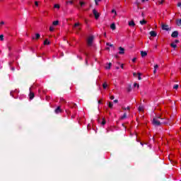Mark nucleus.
Instances as JSON below:
<instances>
[{
    "label": "nucleus",
    "mask_w": 181,
    "mask_h": 181,
    "mask_svg": "<svg viewBox=\"0 0 181 181\" xmlns=\"http://www.w3.org/2000/svg\"><path fill=\"white\" fill-rule=\"evenodd\" d=\"M94 41V37L90 36L87 39V45L88 46H93V42Z\"/></svg>",
    "instance_id": "f257e3e1"
},
{
    "label": "nucleus",
    "mask_w": 181,
    "mask_h": 181,
    "mask_svg": "<svg viewBox=\"0 0 181 181\" xmlns=\"http://www.w3.org/2000/svg\"><path fill=\"white\" fill-rule=\"evenodd\" d=\"M159 119H160V117H155L153 119V125H160V122L158 120Z\"/></svg>",
    "instance_id": "f03ea898"
},
{
    "label": "nucleus",
    "mask_w": 181,
    "mask_h": 181,
    "mask_svg": "<svg viewBox=\"0 0 181 181\" xmlns=\"http://www.w3.org/2000/svg\"><path fill=\"white\" fill-rule=\"evenodd\" d=\"M74 30H81V26L80 25V23H76L74 25L73 27Z\"/></svg>",
    "instance_id": "7ed1b4c3"
},
{
    "label": "nucleus",
    "mask_w": 181,
    "mask_h": 181,
    "mask_svg": "<svg viewBox=\"0 0 181 181\" xmlns=\"http://www.w3.org/2000/svg\"><path fill=\"white\" fill-rule=\"evenodd\" d=\"M93 13L95 16V19H98L100 18V13L97 10L93 9Z\"/></svg>",
    "instance_id": "20e7f679"
},
{
    "label": "nucleus",
    "mask_w": 181,
    "mask_h": 181,
    "mask_svg": "<svg viewBox=\"0 0 181 181\" xmlns=\"http://www.w3.org/2000/svg\"><path fill=\"white\" fill-rule=\"evenodd\" d=\"M63 112V110H62V107L58 106L56 109H55V114H60Z\"/></svg>",
    "instance_id": "39448f33"
},
{
    "label": "nucleus",
    "mask_w": 181,
    "mask_h": 181,
    "mask_svg": "<svg viewBox=\"0 0 181 181\" xmlns=\"http://www.w3.org/2000/svg\"><path fill=\"white\" fill-rule=\"evenodd\" d=\"M19 93L18 90H16L14 91L11 92V95L13 97V98H17V96H15V94H18Z\"/></svg>",
    "instance_id": "423d86ee"
},
{
    "label": "nucleus",
    "mask_w": 181,
    "mask_h": 181,
    "mask_svg": "<svg viewBox=\"0 0 181 181\" xmlns=\"http://www.w3.org/2000/svg\"><path fill=\"white\" fill-rule=\"evenodd\" d=\"M119 54H124L125 53V49L122 47H119Z\"/></svg>",
    "instance_id": "0eeeda50"
},
{
    "label": "nucleus",
    "mask_w": 181,
    "mask_h": 181,
    "mask_svg": "<svg viewBox=\"0 0 181 181\" xmlns=\"http://www.w3.org/2000/svg\"><path fill=\"white\" fill-rule=\"evenodd\" d=\"M162 29H163V30H169V25H168L166 24H163Z\"/></svg>",
    "instance_id": "6e6552de"
},
{
    "label": "nucleus",
    "mask_w": 181,
    "mask_h": 181,
    "mask_svg": "<svg viewBox=\"0 0 181 181\" xmlns=\"http://www.w3.org/2000/svg\"><path fill=\"white\" fill-rule=\"evenodd\" d=\"M178 35H179V33L177 31H174L172 33L171 36L172 37H177Z\"/></svg>",
    "instance_id": "1a4fd4ad"
},
{
    "label": "nucleus",
    "mask_w": 181,
    "mask_h": 181,
    "mask_svg": "<svg viewBox=\"0 0 181 181\" xmlns=\"http://www.w3.org/2000/svg\"><path fill=\"white\" fill-rule=\"evenodd\" d=\"M29 97L30 100H33V98H35V93L32 91H30Z\"/></svg>",
    "instance_id": "9d476101"
},
{
    "label": "nucleus",
    "mask_w": 181,
    "mask_h": 181,
    "mask_svg": "<svg viewBox=\"0 0 181 181\" xmlns=\"http://www.w3.org/2000/svg\"><path fill=\"white\" fill-rule=\"evenodd\" d=\"M107 107L111 110H112V107H114V104L112 102L109 101L107 102Z\"/></svg>",
    "instance_id": "9b49d317"
},
{
    "label": "nucleus",
    "mask_w": 181,
    "mask_h": 181,
    "mask_svg": "<svg viewBox=\"0 0 181 181\" xmlns=\"http://www.w3.org/2000/svg\"><path fill=\"white\" fill-rule=\"evenodd\" d=\"M122 110H123L124 111H127V110L128 111H130L131 110V107L129 106H128V107L122 106Z\"/></svg>",
    "instance_id": "f8f14e48"
},
{
    "label": "nucleus",
    "mask_w": 181,
    "mask_h": 181,
    "mask_svg": "<svg viewBox=\"0 0 181 181\" xmlns=\"http://www.w3.org/2000/svg\"><path fill=\"white\" fill-rule=\"evenodd\" d=\"M141 57H145L146 56H148V53L145 51L141 52Z\"/></svg>",
    "instance_id": "ddd939ff"
},
{
    "label": "nucleus",
    "mask_w": 181,
    "mask_h": 181,
    "mask_svg": "<svg viewBox=\"0 0 181 181\" xmlns=\"http://www.w3.org/2000/svg\"><path fill=\"white\" fill-rule=\"evenodd\" d=\"M110 29H112V30H115V29H117V27L115 26V23H112L110 25Z\"/></svg>",
    "instance_id": "4468645a"
},
{
    "label": "nucleus",
    "mask_w": 181,
    "mask_h": 181,
    "mask_svg": "<svg viewBox=\"0 0 181 181\" xmlns=\"http://www.w3.org/2000/svg\"><path fill=\"white\" fill-rule=\"evenodd\" d=\"M40 38V34L37 33L35 34V37H33V39H35V40H38Z\"/></svg>",
    "instance_id": "2eb2a0df"
},
{
    "label": "nucleus",
    "mask_w": 181,
    "mask_h": 181,
    "mask_svg": "<svg viewBox=\"0 0 181 181\" xmlns=\"http://www.w3.org/2000/svg\"><path fill=\"white\" fill-rule=\"evenodd\" d=\"M150 35H151V36H152L153 37H156V32H155V31H151V32H150Z\"/></svg>",
    "instance_id": "dca6fc26"
},
{
    "label": "nucleus",
    "mask_w": 181,
    "mask_h": 181,
    "mask_svg": "<svg viewBox=\"0 0 181 181\" xmlns=\"http://www.w3.org/2000/svg\"><path fill=\"white\" fill-rule=\"evenodd\" d=\"M129 26H135V22L134 21H131L129 22Z\"/></svg>",
    "instance_id": "f3484780"
},
{
    "label": "nucleus",
    "mask_w": 181,
    "mask_h": 181,
    "mask_svg": "<svg viewBox=\"0 0 181 181\" xmlns=\"http://www.w3.org/2000/svg\"><path fill=\"white\" fill-rule=\"evenodd\" d=\"M170 46L171 47H173V49H176V47H177V45L175 42L171 43Z\"/></svg>",
    "instance_id": "a211bd4d"
},
{
    "label": "nucleus",
    "mask_w": 181,
    "mask_h": 181,
    "mask_svg": "<svg viewBox=\"0 0 181 181\" xmlns=\"http://www.w3.org/2000/svg\"><path fill=\"white\" fill-rule=\"evenodd\" d=\"M176 24L177 25V26H181V19L177 20Z\"/></svg>",
    "instance_id": "6ab92c4d"
},
{
    "label": "nucleus",
    "mask_w": 181,
    "mask_h": 181,
    "mask_svg": "<svg viewBox=\"0 0 181 181\" xmlns=\"http://www.w3.org/2000/svg\"><path fill=\"white\" fill-rule=\"evenodd\" d=\"M52 25L54 26H57V25H59V21H53Z\"/></svg>",
    "instance_id": "aec40b11"
},
{
    "label": "nucleus",
    "mask_w": 181,
    "mask_h": 181,
    "mask_svg": "<svg viewBox=\"0 0 181 181\" xmlns=\"http://www.w3.org/2000/svg\"><path fill=\"white\" fill-rule=\"evenodd\" d=\"M44 45H50V42L49 41V40L46 39L45 41H44Z\"/></svg>",
    "instance_id": "412c9836"
},
{
    "label": "nucleus",
    "mask_w": 181,
    "mask_h": 181,
    "mask_svg": "<svg viewBox=\"0 0 181 181\" xmlns=\"http://www.w3.org/2000/svg\"><path fill=\"white\" fill-rule=\"evenodd\" d=\"M103 88L105 90V88H107V87H108V84L107 83V82H105L103 84Z\"/></svg>",
    "instance_id": "4be33fe9"
},
{
    "label": "nucleus",
    "mask_w": 181,
    "mask_h": 181,
    "mask_svg": "<svg viewBox=\"0 0 181 181\" xmlns=\"http://www.w3.org/2000/svg\"><path fill=\"white\" fill-rule=\"evenodd\" d=\"M139 111L140 112H144V107L139 106Z\"/></svg>",
    "instance_id": "5701e85b"
},
{
    "label": "nucleus",
    "mask_w": 181,
    "mask_h": 181,
    "mask_svg": "<svg viewBox=\"0 0 181 181\" xmlns=\"http://www.w3.org/2000/svg\"><path fill=\"white\" fill-rule=\"evenodd\" d=\"M141 25H146V21L143 20L140 21Z\"/></svg>",
    "instance_id": "b1692460"
},
{
    "label": "nucleus",
    "mask_w": 181,
    "mask_h": 181,
    "mask_svg": "<svg viewBox=\"0 0 181 181\" xmlns=\"http://www.w3.org/2000/svg\"><path fill=\"white\" fill-rule=\"evenodd\" d=\"M54 8H57V9H59L60 8V5L59 4H54Z\"/></svg>",
    "instance_id": "393cba45"
},
{
    "label": "nucleus",
    "mask_w": 181,
    "mask_h": 181,
    "mask_svg": "<svg viewBox=\"0 0 181 181\" xmlns=\"http://www.w3.org/2000/svg\"><path fill=\"white\" fill-rule=\"evenodd\" d=\"M125 118H127V114L126 113H124L123 115V116L121 117V119H125Z\"/></svg>",
    "instance_id": "a878e982"
},
{
    "label": "nucleus",
    "mask_w": 181,
    "mask_h": 181,
    "mask_svg": "<svg viewBox=\"0 0 181 181\" xmlns=\"http://www.w3.org/2000/svg\"><path fill=\"white\" fill-rule=\"evenodd\" d=\"M54 30V27L50 26V27H49V31H50V32H53Z\"/></svg>",
    "instance_id": "bb28decb"
},
{
    "label": "nucleus",
    "mask_w": 181,
    "mask_h": 181,
    "mask_svg": "<svg viewBox=\"0 0 181 181\" xmlns=\"http://www.w3.org/2000/svg\"><path fill=\"white\" fill-rule=\"evenodd\" d=\"M173 88H174L175 90H177V88H179V85H177V84L174 85Z\"/></svg>",
    "instance_id": "cd10ccee"
},
{
    "label": "nucleus",
    "mask_w": 181,
    "mask_h": 181,
    "mask_svg": "<svg viewBox=\"0 0 181 181\" xmlns=\"http://www.w3.org/2000/svg\"><path fill=\"white\" fill-rule=\"evenodd\" d=\"M79 4H80L81 6L86 5V2H84V1H80Z\"/></svg>",
    "instance_id": "c85d7f7f"
},
{
    "label": "nucleus",
    "mask_w": 181,
    "mask_h": 181,
    "mask_svg": "<svg viewBox=\"0 0 181 181\" xmlns=\"http://www.w3.org/2000/svg\"><path fill=\"white\" fill-rule=\"evenodd\" d=\"M60 103H66V100H64V98H61Z\"/></svg>",
    "instance_id": "c756f323"
},
{
    "label": "nucleus",
    "mask_w": 181,
    "mask_h": 181,
    "mask_svg": "<svg viewBox=\"0 0 181 181\" xmlns=\"http://www.w3.org/2000/svg\"><path fill=\"white\" fill-rule=\"evenodd\" d=\"M71 108H77V105L73 103L72 106H71Z\"/></svg>",
    "instance_id": "7c9ffc66"
},
{
    "label": "nucleus",
    "mask_w": 181,
    "mask_h": 181,
    "mask_svg": "<svg viewBox=\"0 0 181 181\" xmlns=\"http://www.w3.org/2000/svg\"><path fill=\"white\" fill-rule=\"evenodd\" d=\"M105 118H103V121L101 122V125H104L105 124Z\"/></svg>",
    "instance_id": "2f4dec72"
},
{
    "label": "nucleus",
    "mask_w": 181,
    "mask_h": 181,
    "mask_svg": "<svg viewBox=\"0 0 181 181\" xmlns=\"http://www.w3.org/2000/svg\"><path fill=\"white\" fill-rule=\"evenodd\" d=\"M106 45H107V46H110V47H112V46H113L112 44H111V43H110V42H107V43H106Z\"/></svg>",
    "instance_id": "473e14b6"
},
{
    "label": "nucleus",
    "mask_w": 181,
    "mask_h": 181,
    "mask_svg": "<svg viewBox=\"0 0 181 181\" xmlns=\"http://www.w3.org/2000/svg\"><path fill=\"white\" fill-rule=\"evenodd\" d=\"M112 64L109 63L108 66H106V69H111Z\"/></svg>",
    "instance_id": "72a5a7b5"
},
{
    "label": "nucleus",
    "mask_w": 181,
    "mask_h": 181,
    "mask_svg": "<svg viewBox=\"0 0 181 181\" xmlns=\"http://www.w3.org/2000/svg\"><path fill=\"white\" fill-rule=\"evenodd\" d=\"M134 87H137V88H139V84L134 83Z\"/></svg>",
    "instance_id": "f704fd0d"
},
{
    "label": "nucleus",
    "mask_w": 181,
    "mask_h": 181,
    "mask_svg": "<svg viewBox=\"0 0 181 181\" xmlns=\"http://www.w3.org/2000/svg\"><path fill=\"white\" fill-rule=\"evenodd\" d=\"M35 6H39V2L38 1H35Z\"/></svg>",
    "instance_id": "c9c22d12"
},
{
    "label": "nucleus",
    "mask_w": 181,
    "mask_h": 181,
    "mask_svg": "<svg viewBox=\"0 0 181 181\" xmlns=\"http://www.w3.org/2000/svg\"><path fill=\"white\" fill-rule=\"evenodd\" d=\"M158 68H159V66H158V64H156V65L154 66V69L156 70V69H158Z\"/></svg>",
    "instance_id": "e433bc0d"
},
{
    "label": "nucleus",
    "mask_w": 181,
    "mask_h": 181,
    "mask_svg": "<svg viewBox=\"0 0 181 181\" xmlns=\"http://www.w3.org/2000/svg\"><path fill=\"white\" fill-rule=\"evenodd\" d=\"M137 74H138V76H139V80H141L142 78H141V74H140V73H138Z\"/></svg>",
    "instance_id": "4c0bfd02"
},
{
    "label": "nucleus",
    "mask_w": 181,
    "mask_h": 181,
    "mask_svg": "<svg viewBox=\"0 0 181 181\" xmlns=\"http://www.w3.org/2000/svg\"><path fill=\"white\" fill-rule=\"evenodd\" d=\"M114 98H115V97L114 95H111V96L110 97V100H114Z\"/></svg>",
    "instance_id": "58836bf2"
},
{
    "label": "nucleus",
    "mask_w": 181,
    "mask_h": 181,
    "mask_svg": "<svg viewBox=\"0 0 181 181\" xmlns=\"http://www.w3.org/2000/svg\"><path fill=\"white\" fill-rule=\"evenodd\" d=\"M163 2H164L163 0H162L161 1H159L158 4H159V5H162V4H163Z\"/></svg>",
    "instance_id": "ea45409f"
},
{
    "label": "nucleus",
    "mask_w": 181,
    "mask_h": 181,
    "mask_svg": "<svg viewBox=\"0 0 181 181\" xmlns=\"http://www.w3.org/2000/svg\"><path fill=\"white\" fill-rule=\"evenodd\" d=\"M0 39H1V40H4V35H0Z\"/></svg>",
    "instance_id": "a19ab883"
},
{
    "label": "nucleus",
    "mask_w": 181,
    "mask_h": 181,
    "mask_svg": "<svg viewBox=\"0 0 181 181\" xmlns=\"http://www.w3.org/2000/svg\"><path fill=\"white\" fill-rule=\"evenodd\" d=\"M117 11L115 9L112 10V13H115Z\"/></svg>",
    "instance_id": "79ce46f5"
},
{
    "label": "nucleus",
    "mask_w": 181,
    "mask_h": 181,
    "mask_svg": "<svg viewBox=\"0 0 181 181\" xmlns=\"http://www.w3.org/2000/svg\"><path fill=\"white\" fill-rule=\"evenodd\" d=\"M136 61V58H134V59H132L133 63H135Z\"/></svg>",
    "instance_id": "37998d69"
},
{
    "label": "nucleus",
    "mask_w": 181,
    "mask_h": 181,
    "mask_svg": "<svg viewBox=\"0 0 181 181\" xmlns=\"http://www.w3.org/2000/svg\"><path fill=\"white\" fill-rule=\"evenodd\" d=\"M177 6L180 7L181 6V2H179Z\"/></svg>",
    "instance_id": "c03bdc74"
},
{
    "label": "nucleus",
    "mask_w": 181,
    "mask_h": 181,
    "mask_svg": "<svg viewBox=\"0 0 181 181\" xmlns=\"http://www.w3.org/2000/svg\"><path fill=\"white\" fill-rule=\"evenodd\" d=\"M138 74H136V73H134L133 74V76H134V77H136V75H137Z\"/></svg>",
    "instance_id": "a18cd8bd"
},
{
    "label": "nucleus",
    "mask_w": 181,
    "mask_h": 181,
    "mask_svg": "<svg viewBox=\"0 0 181 181\" xmlns=\"http://www.w3.org/2000/svg\"><path fill=\"white\" fill-rule=\"evenodd\" d=\"M102 102H103V100H98V104H101V103H102Z\"/></svg>",
    "instance_id": "49530a36"
},
{
    "label": "nucleus",
    "mask_w": 181,
    "mask_h": 181,
    "mask_svg": "<svg viewBox=\"0 0 181 181\" xmlns=\"http://www.w3.org/2000/svg\"><path fill=\"white\" fill-rule=\"evenodd\" d=\"M117 11L115 13V16H113V18H115L117 16Z\"/></svg>",
    "instance_id": "de8ad7c7"
},
{
    "label": "nucleus",
    "mask_w": 181,
    "mask_h": 181,
    "mask_svg": "<svg viewBox=\"0 0 181 181\" xmlns=\"http://www.w3.org/2000/svg\"><path fill=\"white\" fill-rule=\"evenodd\" d=\"M4 21H1V23H0V25H4Z\"/></svg>",
    "instance_id": "09e8293b"
},
{
    "label": "nucleus",
    "mask_w": 181,
    "mask_h": 181,
    "mask_svg": "<svg viewBox=\"0 0 181 181\" xmlns=\"http://www.w3.org/2000/svg\"><path fill=\"white\" fill-rule=\"evenodd\" d=\"M66 114H70V112L69 110H66Z\"/></svg>",
    "instance_id": "8fccbe9b"
},
{
    "label": "nucleus",
    "mask_w": 181,
    "mask_h": 181,
    "mask_svg": "<svg viewBox=\"0 0 181 181\" xmlns=\"http://www.w3.org/2000/svg\"><path fill=\"white\" fill-rule=\"evenodd\" d=\"M145 1H149V0H141V2L144 4Z\"/></svg>",
    "instance_id": "3c124183"
},
{
    "label": "nucleus",
    "mask_w": 181,
    "mask_h": 181,
    "mask_svg": "<svg viewBox=\"0 0 181 181\" xmlns=\"http://www.w3.org/2000/svg\"><path fill=\"white\" fill-rule=\"evenodd\" d=\"M114 103H118V100H115Z\"/></svg>",
    "instance_id": "603ef678"
},
{
    "label": "nucleus",
    "mask_w": 181,
    "mask_h": 181,
    "mask_svg": "<svg viewBox=\"0 0 181 181\" xmlns=\"http://www.w3.org/2000/svg\"><path fill=\"white\" fill-rule=\"evenodd\" d=\"M175 42V43H179V40H176Z\"/></svg>",
    "instance_id": "864d4df0"
},
{
    "label": "nucleus",
    "mask_w": 181,
    "mask_h": 181,
    "mask_svg": "<svg viewBox=\"0 0 181 181\" xmlns=\"http://www.w3.org/2000/svg\"><path fill=\"white\" fill-rule=\"evenodd\" d=\"M121 69H124V64L121 65Z\"/></svg>",
    "instance_id": "5fc2aeb1"
},
{
    "label": "nucleus",
    "mask_w": 181,
    "mask_h": 181,
    "mask_svg": "<svg viewBox=\"0 0 181 181\" xmlns=\"http://www.w3.org/2000/svg\"><path fill=\"white\" fill-rule=\"evenodd\" d=\"M47 92V90H43V93H44L45 94H46Z\"/></svg>",
    "instance_id": "6e6d98bb"
},
{
    "label": "nucleus",
    "mask_w": 181,
    "mask_h": 181,
    "mask_svg": "<svg viewBox=\"0 0 181 181\" xmlns=\"http://www.w3.org/2000/svg\"><path fill=\"white\" fill-rule=\"evenodd\" d=\"M153 73L154 74L156 73V69H154Z\"/></svg>",
    "instance_id": "4d7b16f0"
},
{
    "label": "nucleus",
    "mask_w": 181,
    "mask_h": 181,
    "mask_svg": "<svg viewBox=\"0 0 181 181\" xmlns=\"http://www.w3.org/2000/svg\"><path fill=\"white\" fill-rule=\"evenodd\" d=\"M106 50H110V47H106Z\"/></svg>",
    "instance_id": "13d9d810"
},
{
    "label": "nucleus",
    "mask_w": 181,
    "mask_h": 181,
    "mask_svg": "<svg viewBox=\"0 0 181 181\" xmlns=\"http://www.w3.org/2000/svg\"><path fill=\"white\" fill-rule=\"evenodd\" d=\"M49 98H50L46 96V100H49Z\"/></svg>",
    "instance_id": "bf43d9fd"
},
{
    "label": "nucleus",
    "mask_w": 181,
    "mask_h": 181,
    "mask_svg": "<svg viewBox=\"0 0 181 181\" xmlns=\"http://www.w3.org/2000/svg\"><path fill=\"white\" fill-rule=\"evenodd\" d=\"M75 117H76V116H74V115L71 116V118H75Z\"/></svg>",
    "instance_id": "052dcab7"
},
{
    "label": "nucleus",
    "mask_w": 181,
    "mask_h": 181,
    "mask_svg": "<svg viewBox=\"0 0 181 181\" xmlns=\"http://www.w3.org/2000/svg\"><path fill=\"white\" fill-rule=\"evenodd\" d=\"M141 145L144 146V144H142V142L141 143Z\"/></svg>",
    "instance_id": "680f3d73"
},
{
    "label": "nucleus",
    "mask_w": 181,
    "mask_h": 181,
    "mask_svg": "<svg viewBox=\"0 0 181 181\" xmlns=\"http://www.w3.org/2000/svg\"><path fill=\"white\" fill-rule=\"evenodd\" d=\"M100 1H101V0H98V2H100Z\"/></svg>",
    "instance_id": "e2e57ef3"
},
{
    "label": "nucleus",
    "mask_w": 181,
    "mask_h": 181,
    "mask_svg": "<svg viewBox=\"0 0 181 181\" xmlns=\"http://www.w3.org/2000/svg\"><path fill=\"white\" fill-rule=\"evenodd\" d=\"M96 5H97V1L95 2Z\"/></svg>",
    "instance_id": "0e129e2a"
},
{
    "label": "nucleus",
    "mask_w": 181,
    "mask_h": 181,
    "mask_svg": "<svg viewBox=\"0 0 181 181\" xmlns=\"http://www.w3.org/2000/svg\"><path fill=\"white\" fill-rule=\"evenodd\" d=\"M39 92H40V89L39 90Z\"/></svg>",
    "instance_id": "69168bd1"
}]
</instances>
